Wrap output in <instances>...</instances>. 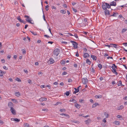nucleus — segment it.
I'll use <instances>...</instances> for the list:
<instances>
[{
    "label": "nucleus",
    "instance_id": "f257e3e1",
    "mask_svg": "<svg viewBox=\"0 0 127 127\" xmlns=\"http://www.w3.org/2000/svg\"><path fill=\"white\" fill-rule=\"evenodd\" d=\"M24 17L27 18L26 19V20L27 22L32 24H33V23L32 22V20L31 19V18H30L29 16L28 15H25L24 16Z\"/></svg>",
    "mask_w": 127,
    "mask_h": 127
},
{
    "label": "nucleus",
    "instance_id": "f03ea898",
    "mask_svg": "<svg viewBox=\"0 0 127 127\" xmlns=\"http://www.w3.org/2000/svg\"><path fill=\"white\" fill-rule=\"evenodd\" d=\"M60 52V50L59 49H56L54 51V54L56 55V56H58Z\"/></svg>",
    "mask_w": 127,
    "mask_h": 127
},
{
    "label": "nucleus",
    "instance_id": "7ed1b4c3",
    "mask_svg": "<svg viewBox=\"0 0 127 127\" xmlns=\"http://www.w3.org/2000/svg\"><path fill=\"white\" fill-rule=\"evenodd\" d=\"M70 42L72 43V45H73V47L74 48H77V45L78 44L76 43V42L72 40Z\"/></svg>",
    "mask_w": 127,
    "mask_h": 127
},
{
    "label": "nucleus",
    "instance_id": "20e7f679",
    "mask_svg": "<svg viewBox=\"0 0 127 127\" xmlns=\"http://www.w3.org/2000/svg\"><path fill=\"white\" fill-rule=\"evenodd\" d=\"M88 79L86 78H84L82 79V82L84 84H87L88 82Z\"/></svg>",
    "mask_w": 127,
    "mask_h": 127
},
{
    "label": "nucleus",
    "instance_id": "39448f33",
    "mask_svg": "<svg viewBox=\"0 0 127 127\" xmlns=\"http://www.w3.org/2000/svg\"><path fill=\"white\" fill-rule=\"evenodd\" d=\"M111 68L112 69V72L114 73L116 75H117L118 73L117 72H116V70L115 68L113 66H112L111 67Z\"/></svg>",
    "mask_w": 127,
    "mask_h": 127
},
{
    "label": "nucleus",
    "instance_id": "423d86ee",
    "mask_svg": "<svg viewBox=\"0 0 127 127\" xmlns=\"http://www.w3.org/2000/svg\"><path fill=\"white\" fill-rule=\"evenodd\" d=\"M12 113L14 115H15L16 114V111L15 109L13 107H11L10 109Z\"/></svg>",
    "mask_w": 127,
    "mask_h": 127
},
{
    "label": "nucleus",
    "instance_id": "0eeeda50",
    "mask_svg": "<svg viewBox=\"0 0 127 127\" xmlns=\"http://www.w3.org/2000/svg\"><path fill=\"white\" fill-rule=\"evenodd\" d=\"M92 120L90 119H88L87 120L85 121V122L86 124L88 125L89 123L91 122Z\"/></svg>",
    "mask_w": 127,
    "mask_h": 127
},
{
    "label": "nucleus",
    "instance_id": "6e6552de",
    "mask_svg": "<svg viewBox=\"0 0 127 127\" xmlns=\"http://www.w3.org/2000/svg\"><path fill=\"white\" fill-rule=\"evenodd\" d=\"M110 4L111 6H116V2L114 1L111 2Z\"/></svg>",
    "mask_w": 127,
    "mask_h": 127
},
{
    "label": "nucleus",
    "instance_id": "1a4fd4ad",
    "mask_svg": "<svg viewBox=\"0 0 127 127\" xmlns=\"http://www.w3.org/2000/svg\"><path fill=\"white\" fill-rule=\"evenodd\" d=\"M89 56V55L87 53H85L84 54L83 56L85 58H87Z\"/></svg>",
    "mask_w": 127,
    "mask_h": 127
},
{
    "label": "nucleus",
    "instance_id": "9d476101",
    "mask_svg": "<svg viewBox=\"0 0 127 127\" xmlns=\"http://www.w3.org/2000/svg\"><path fill=\"white\" fill-rule=\"evenodd\" d=\"M47 99V98L46 97H41L39 99V100L40 101H46Z\"/></svg>",
    "mask_w": 127,
    "mask_h": 127
},
{
    "label": "nucleus",
    "instance_id": "9b49d317",
    "mask_svg": "<svg viewBox=\"0 0 127 127\" xmlns=\"http://www.w3.org/2000/svg\"><path fill=\"white\" fill-rule=\"evenodd\" d=\"M104 3L106 6L107 8L108 9H109L110 8L111 6L110 5V4H109V3Z\"/></svg>",
    "mask_w": 127,
    "mask_h": 127
},
{
    "label": "nucleus",
    "instance_id": "f8f14e48",
    "mask_svg": "<svg viewBox=\"0 0 127 127\" xmlns=\"http://www.w3.org/2000/svg\"><path fill=\"white\" fill-rule=\"evenodd\" d=\"M104 3L102 5V9L104 10H107V8H106V5L104 4Z\"/></svg>",
    "mask_w": 127,
    "mask_h": 127
},
{
    "label": "nucleus",
    "instance_id": "ddd939ff",
    "mask_svg": "<svg viewBox=\"0 0 127 127\" xmlns=\"http://www.w3.org/2000/svg\"><path fill=\"white\" fill-rule=\"evenodd\" d=\"M54 59L52 58H50L49 62H50V64H52L54 63Z\"/></svg>",
    "mask_w": 127,
    "mask_h": 127
},
{
    "label": "nucleus",
    "instance_id": "4468645a",
    "mask_svg": "<svg viewBox=\"0 0 127 127\" xmlns=\"http://www.w3.org/2000/svg\"><path fill=\"white\" fill-rule=\"evenodd\" d=\"M11 120L14 121H15L17 122H19L20 121V120L17 118L13 119V118H11Z\"/></svg>",
    "mask_w": 127,
    "mask_h": 127
},
{
    "label": "nucleus",
    "instance_id": "2eb2a0df",
    "mask_svg": "<svg viewBox=\"0 0 127 127\" xmlns=\"http://www.w3.org/2000/svg\"><path fill=\"white\" fill-rule=\"evenodd\" d=\"M13 106V104L12 102H10L8 103V106L10 108H11V107H12Z\"/></svg>",
    "mask_w": 127,
    "mask_h": 127
},
{
    "label": "nucleus",
    "instance_id": "dca6fc26",
    "mask_svg": "<svg viewBox=\"0 0 127 127\" xmlns=\"http://www.w3.org/2000/svg\"><path fill=\"white\" fill-rule=\"evenodd\" d=\"M75 106L78 109H79L80 107V105L77 104L76 102L75 103Z\"/></svg>",
    "mask_w": 127,
    "mask_h": 127
},
{
    "label": "nucleus",
    "instance_id": "f3484780",
    "mask_svg": "<svg viewBox=\"0 0 127 127\" xmlns=\"http://www.w3.org/2000/svg\"><path fill=\"white\" fill-rule=\"evenodd\" d=\"M20 16H18L17 17V19L18 20V21H19L21 23H22V22L23 21V20H22L20 18Z\"/></svg>",
    "mask_w": 127,
    "mask_h": 127
},
{
    "label": "nucleus",
    "instance_id": "a211bd4d",
    "mask_svg": "<svg viewBox=\"0 0 127 127\" xmlns=\"http://www.w3.org/2000/svg\"><path fill=\"white\" fill-rule=\"evenodd\" d=\"M105 14L106 15L107 14V15H109L110 14L109 13V11L107 9V10H105Z\"/></svg>",
    "mask_w": 127,
    "mask_h": 127
},
{
    "label": "nucleus",
    "instance_id": "6ab92c4d",
    "mask_svg": "<svg viewBox=\"0 0 127 127\" xmlns=\"http://www.w3.org/2000/svg\"><path fill=\"white\" fill-rule=\"evenodd\" d=\"M91 57L93 60L95 61L96 60L97 58L96 56L92 55Z\"/></svg>",
    "mask_w": 127,
    "mask_h": 127
},
{
    "label": "nucleus",
    "instance_id": "aec40b11",
    "mask_svg": "<svg viewBox=\"0 0 127 127\" xmlns=\"http://www.w3.org/2000/svg\"><path fill=\"white\" fill-rule=\"evenodd\" d=\"M60 12L61 13L65 14L66 13V12L65 10H61L60 11Z\"/></svg>",
    "mask_w": 127,
    "mask_h": 127
},
{
    "label": "nucleus",
    "instance_id": "412c9836",
    "mask_svg": "<svg viewBox=\"0 0 127 127\" xmlns=\"http://www.w3.org/2000/svg\"><path fill=\"white\" fill-rule=\"evenodd\" d=\"M60 115L61 116H63V115H64V116H66V117H67L68 118H69V115L65 113H62L60 114Z\"/></svg>",
    "mask_w": 127,
    "mask_h": 127
},
{
    "label": "nucleus",
    "instance_id": "4be33fe9",
    "mask_svg": "<svg viewBox=\"0 0 127 127\" xmlns=\"http://www.w3.org/2000/svg\"><path fill=\"white\" fill-rule=\"evenodd\" d=\"M72 123H76L77 124H79V122L77 121V120H74V121H72Z\"/></svg>",
    "mask_w": 127,
    "mask_h": 127
},
{
    "label": "nucleus",
    "instance_id": "5701e85b",
    "mask_svg": "<svg viewBox=\"0 0 127 127\" xmlns=\"http://www.w3.org/2000/svg\"><path fill=\"white\" fill-rule=\"evenodd\" d=\"M117 14V13H114L112 15H110L109 16L110 17L114 16V17H116L117 16V14Z\"/></svg>",
    "mask_w": 127,
    "mask_h": 127
},
{
    "label": "nucleus",
    "instance_id": "b1692460",
    "mask_svg": "<svg viewBox=\"0 0 127 127\" xmlns=\"http://www.w3.org/2000/svg\"><path fill=\"white\" fill-rule=\"evenodd\" d=\"M124 108V106L123 105H121L119 107H118L117 108V109L118 110H120L121 109H122L123 108Z\"/></svg>",
    "mask_w": 127,
    "mask_h": 127
},
{
    "label": "nucleus",
    "instance_id": "393cba45",
    "mask_svg": "<svg viewBox=\"0 0 127 127\" xmlns=\"http://www.w3.org/2000/svg\"><path fill=\"white\" fill-rule=\"evenodd\" d=\"M86 63L90 65L91 64V62L89 59H87L86 60Z\"/></svg>",
    "mask_w": 127,
    "mask_h": 127
},
{
    "label": "nucleus",
    "instance_id": "a878e982",
    "mask_svg": "<svg viewBox=\"0 0 127 127\" xmlns=\"http://www.w3.org/2000/svg\"><path fill=\"white\" fill-rule=\"evenodd\" d=\"M102 96L101 95H96L95 96V97L96 98H100L102 97Z\"/></svg>",
    "mask_w": 127,
    "mask_h": 127
},
{
    "label": "nucleus",
    "instance_id": "bb28decb",
    "mask_svg": "<svg viewBox=\"0 0 127 127\" xmlns=\"http://www.w3.org/2000/svg\"><path fill=\"white\" fill-rule=\"evenodd\" d=\"M99 104L97 103H95V104H94L93 105L92 107H96L97 105H98Z\"/></svg>",
    "mask_w": 127,
    "mask_h": 127
},
{
    "label": "nucleus",
    "instance_id": "cd10ccee",
    "mask_svg": "<svg viewBox=\"0 0 127 127\" xmlns=\"http://www.w3.org/2000/svg\"><path fill=\"white\" fill-rule=\"evenodd\" d=\"M72 101L73 102H74V103L76 102V101L75 100L73 99H71L69 101Z\"/></svg>",
    "mask_w": 127,
    "mask_h": 127
},
{
    "label": "nucleus",
    "instance_id": "c85d7f7f",
    "mask_svg": "<svg viewBox=\"0 0 127 127\" xmlns=\"http://www.w3.org/2000/svg\"><path fill=\"white\" fill-rule=\"evenodd\" d=\"M65 61L63 60H61V64L63 65L65 64Z\"/></svg>",
    "mask_w": 127,
    "mask_h": 127
},
{
    "label": "nucleus",
    "instance_id": "c756f323",
    "mask_svg": "<svg viewBox=\"0 0 127 127\" xmlns=\"http://www.w3.org/2000/svg\"><path fill=\"white\" fill-rule=\"evenodd\" d=\"M15 95L17 97L19 96L20 95V93L19 92L16 93H15Z\"/></svg>",
    "mask_w": 127,
    "mask_h": 127
},
{
    "label": "nucleus",
    "instance_id": "7c9ffc66",
    "mask_svg": "<svg viewBox=\"0 0 127 127\" xmlns=\"http://www.w3.org/2000/svg\"><path fill=\"white\" fill-rule=\"evenodd\" d=\"M118 86H122V82L121 80H120L119 81L118 83Z\"/></svg>",
    "mask_w": 127,
    "mask_h": 127
},
{
    "label": "nucleus",
    "instance_id": "2f4dec72",
    "mask_svg": "<svg viewBox=\"0 0 127 127\" xmlns=\"http://www.w3.org/2000/svg\"><path fill=\"white\" fill-rule=\"evenodd\" d=\"M115 124L116 125H119V124L120 122L118 121H115L114 122Z\"/></svg>",
    "mask_w": 127,
    "mask_h": 127
},
{
    "label": "nucleus",
    "instance_id": "473e14b6",
    "mask_svg": "<svg viewBox=\"0 0 127 127\" xmlns=\"http://www.w3.org/2000/svg\"><path fill=\"white\" fill-rule=\"evenodd\" d=\"M11 100L12 101H13V102L14 103H18V101L16 99H11Z\"/></svg>",
    "mask_w": 127,
    "mask_h": 127
},
{
    "label": "nucleus",
    "instance_id": "72a5a7b5",
    "mask_svg": "<svg viewBox=\"0 0 127 127\" xmlns=\"http://www.w3.org/2000/svg\"><path fill=\"white\" fill-rule=\"evenodd\" d=\"M104 115L105 116H106V118H107L108 117L109 115L108 114L106 113V112H105L104 113Z\"/></svg>",
    "mask_w": 127,
    "mask_h": 127
},
{
    "label": "nucleus",
    "instance_id": "f704fd0d",
    "mask_svg": "<svg viewBox=\"0 0 127 127\" xmlns=\"http://www.w3.org/2000/svg\"><path fill=\"white\" fill-rule=\"evenodd\" d=\"M127 30V29H123L122 30V33H123L124 32H126Z\"/></svg>",
    "mask_w": 127,
    "mask_h": 127
},
{
    "label": "nucleus",
    "instance_id": "c9c22d12",
    "mask_svg": "<svg viewBox=\"0 0 127 127\" xmlns=\"http://www.w3.org/2000/svg\"><path fill=\"white\" fill-rule=\"evenodd\" d=\"M111 45H113V47L115 48H117V45L116 44H111Z\"/></svg>",
    "mask_w": 127,
    "mask_h": 127
},
{
    "label": "nucleus",
    "instance_id": "e433bc0d",
    "mask_svg": "<svg viewBox=\"0 0 127 127\" xmlns=\"http://www.w3.org/2000/svg\"><path fill=\"white\" fill-rule=\"evenodd\" d=\"M15 80H16L18 82H20L21 81V79H20L19 78H16Z\"/></svg>",
    "mask_w": 127,
    "mask_h": 127
},
{
    "label": "nucleus",
    "instance_id": "4c0bfd02",
    "mask_svg": "<svg viewBox=\"0 0 127 127\" xmlns=\"http://www.w3.org/2000/svg\"><path fill=\"white\" fill-rule=\"evenodd\" d=\"M65 94L66 96H68L70 94V92L69 91H67L65 93Z\"/></svg>",
    "mask_w": 127,
    "mask_h": 127
},
{
    "label": "nucleus",
    "instance_id": "58836bf2",
    "mask_svg": "<svg viewBox=\"0 0 127 127\" xmlns=\"http://www.w3.org/2000/svg\"><path fill=\"white\" fill-rule=\"evenodd\" d=\"M30 32L31 33H32V34H33V35H37V34H36V33H35V32H32V31H30Z\"/></svg>",
    "mask_w": 127,
    "mask_h": 127
},
{
    "label": "nucleus",
    "instance_id": "ea45409f",
    "mask_svg": "<svg viewBox=\"0 0 127 127\" xmlns=\"http://www.w3.org/2000/svg\"><path fill=\"white\" fill-rule=\"evenodd\" d=\"M25 125V127H30L29 126V125L28 123H26L24 124V125Z\"/></svg>",
    "mask_w": 127,
    "mask_h": 127
},
{
    "label": "nucleus",
    "instance_id": "a19ab883",
    "mask_svg": "<svg viewBox=\"0 0 127 127\" xmlns=\"http://www.w3.org/2000/svg\"><path fill=\"white\" fill-rule=\"evenodd\" d=\"M60 111L61 112H64L65 111V110L64 109H60Z\"/></svg>",
    "mask_w": 127,
    "mask_h": 127
},
{
    "label": "nucleus",
    "instance_id": "79ce46f5",
    "mask_svg": "<svg viewBox=\"0 0 127 127\" xmlns=\"http://www.w3.org/2000/svg\"><path fill=\"white\" fill-rule=\"evenodd\" d=\"M67 74V73L65 71L64 72L62 73V75H65L66 74Z\"/></svg>",
    "mask_w": 127,
    "mask_h": 127
},
{
    "label": "nucleus",
    "instance_id": "37998d69",
    "mask_svg": "<svg viewBox=\"0 0 127 127\" xmlns=\"http://www.w3.org/2000/svg\"><path fill=\"white\" fill-rule=\"evenodd\" d=\"M98 67L100 68V69H101L102 68V65L101 64H98Z\"/></svg>",
    "mask_w": 127,
    "mask_h": 127
},
{
    "label": "nucleus",
    "instance_id": "c03bdc74",
    "mask_svg": "<svg viewBox=\"0 0 127 127\" xmlns=\"http://www.w3.org/2000/svg\"><path fill=\"white\" fill-rule=\"evenodd\" d=\"M74 36H75V37L77 39H78V36L75 33L74 35H73Z\"/></svg>",
    "mask_w": 127,
    "mask_h": 127
},
{
    "label": "nucleus",
    "instance_id": "a18cd8bd",
    "mask_svg": "<svg viewBox=\"0 0 127 127\" xmlns=\"http://www.w3.org/2000/svg\"><path fill=\"white\" fill-rule=\"evenodd\" d=\"M3 67L5 70H7L8 69V68L7 67L5 66H3Z\"/></svg>",
    "mask_w": 127,
    "mask_h": 127
},
{
    "label": "nucleus",
    "instance_id": "49530a36",
    "mask_svg": "<svg viewBox=\"0 0 127 127\" xmlns=\"http://www.w3.org/2000/svg\"><path fill=\"white\" fill-rule=\"evenodd\" d=\"M49 6L48 5H47L46 7V10L47 11H48V7H49Z\"/></svg>",
    "mask_w": 127,
    "mask_h": 127
},
{
    "label": "nucleus",
    "instance_id": "de8ad7c7",
    "mask_svg": "<svg viewBox=\"0 0 127 127\" xmlns=\"http://www.w3.org/2000/svg\"><path fill=\"white\" fill-rule=\"evenodd\" d=\"M43 19H44V21H46V19H45V15H44V12H43Z\"/></svg>",
    "mask_w": 127,
    "mask_h": 127
},
{
    "label": "nucleus",
    "instance_id": "09e8293b",
    "mask_svg": "<svg viewBox=\"0 0 127 127\" xmlns=\"http://www.w3.org/2000/svg\"><path fill=\"white\" fill-rule=\"evenodd\" d=\"M84 101V100L81 99H80L79 100V102L81 103H83V101Z\"/></svg>",
    "mask_w": 127,
    "mask_h": 127
},
{
    "label": "nucleus",
    "instance_id": "8fccbe9b",
    "mask_svg": "<svg viewBox=\"0 0 127 127\" xmlns=\"http://www.w3.org/2000/svg\"><path fill=\"white\" fill-rule=\"evenodd\" d=\"M95 70H94L93 68H92V72L93 73L95 72Z\"/></svg>",
    "mask_w": 127,
    "mask_h": 127
},
{
    "label": "nucleus",
    "instance_id": "3c124183",
    "mask_svg": "<svg viewBox=\"0 0 127 127\" xmlns=\"http://www.w3.org/2000/svg\"><path fill=\"white\" fill-rule=\"evenodd\" d=\"M72 81V80L71 79L69 78L68 79V82H71Z\"/></svg>",
    "mask_w": 127,
    "mask_h": 127
},
{
    "label": "nucleus",
    "instance_id": "603ef678",
    "mask_svg": "<svg viewBox=\"0 0 127 127\" xmlns=\"http://www.w3.org/2000/svg\"><path fill=\"white\" fill-rule=\"evenodd\" d=\"M3 122L1 120H0V124L1 125H2L3 124Z\"/></svg>",
    "mask_w": 127,
    "mask_h": 127
},
{
    "label": "nucleus",
    "instance_id": "864d4df0",
    "mask_svg": "<svg viewBox=\"0 0 127 127\" xmlns=\"http://www.w3.org/2000/svg\"><path fill=\"white\" fill-rule=\"evenodd\" d=\"M28 82L29 83L31 84H32V83L31 82V81L30 79H29L28 80Z\"/></svg>",
    "mask_w": 127,
    "mask_h": 127
},
{
    "label": "nucleus",
    "instance_id": "5fc2aeb1",
    "mask_svg": "<svg viewBox=\"0 0 127 127\" xmlns=\"http://www.w3.org/2000/svg\"><path fill=\"white\" fill-rule=\"evenodd\" d=\"M52 9H54L55 10L56 9V8L54 6H52Z\"/></svg>",
    "mask_w": 127,
    "mask_h": 127
},
{
    "label": "nucleus",
    "instance_id": "6e6d98bb",
    "mask_svg": "<svg viewBox=\"0 0 127 127\" xmlns=\"http://www.w3.org/2000/svg\"><path fill=\"white\" fill-rule=\"evenodd\" d=\"M102 121L105 123L106 122V118H104L102 120Z\"/></svg>",
    "mask_w": 127,
    "mask_h": 127
},
{
    "label": "nucleus",
    "instance_id": "4d7b16f0",
    "mask_svg": "<svg viewBox=\"0 0 127 127\" xmlns=\"http://www.w3.org/2000/svg\"><path fill=\"white\" fill-rule=\"evenodd\" d=\"M123 99L125 100H127V96H125L124 97Z\"/></svg>",
    "mask_w": 127,
    "mask_h": 127
},
{
    "label": "nucleus",
    "instance_id": "13d9d810",
    "mask_svg": "<svg viewBox=\"0 0 127 127\" xmlns=\"http://www.w3.org/2000/svg\"><path fill=\"white\" fill-rule=\"evenodd\" d=\"M73 11L75 12H77V10L76 9H74V8H73Z\"/></svg>",
    "mask_w": 127,
    "mask_h": 127
},
{
    "label": "nucleus",
    "instance_id": "bf43d9fd",
    "mask_svg": "<svg viewBox=\"0 0 127 127\" xmlns=\"http://www.w3.org/2000/svg\"><path fill=\"white\" fill-rule=\"evenodd\" d=\"M24 71L26 74L28 73V72L27 70H26L25 69H24Z\"/></svg>",
    "mask_w": 127,
    "mask_h": 127
},
{
    "label": "nucleus",
    "instance_id": "052dcab7",
    "mask_svg": "<svg viewBox=\"0 0 127 127\" xmlns=\"http://www.w3.org/2000/svg\"><path fill=\"white\" fill-rule=\"evenodd\" d=\"M105 46H107L108 47H109V48H110V47H111V46L110 45H108V44H105Z\"/></svg>",
    "mask_w": 127,
    "mask_h": 127
},
{
    "label": "nucleus",
    "instance_id": "680f3d73",
    "mask_svg": "<svg viewBox=\"0 0 127 127\" xmlns=\"http://www.w3.org/2000/svg\"><path fill=\"white\" fill-rule=\"evenodd\" d=\"M1 61L2 63H5V60L4 59H2L1 60Z\"/></svg>",
    "mask_w": 127,
    "mask_h": 127
},
{
    "label": "nucleus",
    "instance_id": "e2e57ef3",
    "mask_svg": "<svg viewBox=\"0 0 127 127\" xmlns=\"http://www.w3.org/2000/svg\"><path fill=\"white\" fill-rule=\"evenodd\" d=\"M117 118H119L122 117V116L120 115H118L117 116Z\"/></svg>",
    "mask_w": 127,
    "mask_h": 127
},
{
    "label": "nucleus",
    "instance_id": "0e129e2a",
    "mask_svg": "<svg viewBox=\"0 0 127 127\" xmlns=\"http://www.w3.org/2000/svg\"><path fill=\"white\" fill-rule=\"evenodd\" d=\"M46 87H48L49 89H51V86L50 85H47L46 86Z\"/></svg>",
    "mask_w": 127,
    "mask_h": 127
},
{
    "label": "nucleus",
    "instance_id": "69168bd1",
    "mask_svg": "<svg viewBox=\"0 0 127 127\" xmlns=\"http://www.w3.org/2000/svg\"><path fill=\"white\" fill-rule=\"evenodd\" d=\"M28 25L27 24H26V25H25V29H27V27H28Z\"/></svg>",
    "mask_w": 127,
    "mask_h": 127
},
{
    "label": "nucleus",
    "instance_id": "338daca9",
    "mask_svg": "<svg viewBox=\"0 0 127 127\" xmlns=\"http://www.w3.org/2000/svg\"><path fill=\"white\" fill-rule=\"evenodd\" d=\"M62 43H64L65 44H66L67 43V42L65 41H62Z\"/></svg>",
    "mask_w": 127,
    "mask_h": 127
},
{
    "label": "nucleus",
    "instance_id": "774afa93",
    "mask_svg": "<svg viewBox=\"0 0 127 127\" xmlns=\"http://www.w3.org/2000/svg\"><path fill=\"white\" fill-rule=\"evenodd\" d=\"M123 45H125V46H127V43H124L123 44Z\"/></svg>",
    "mask_w": 127,
    "mask_h": 127
}]
</instances>
